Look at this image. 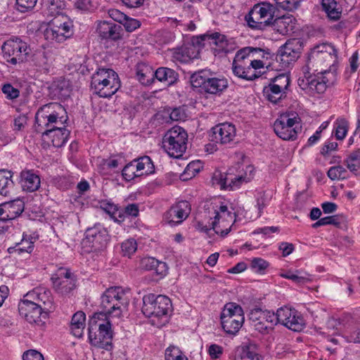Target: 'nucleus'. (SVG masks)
Here are the masks:
<instances>
[{"label":"nucleus","mask_w":360,"mask_h":360,"mask_svg":"<svg viewBox=\"0 0 360 360\" xmlns=\"http://www.w3.org/2000/svg\"><path fill=\"white\" fill-rule=\"evenodd\" d=\"M337 60V50L335 47L331 44L323 43L311 50L304 68L330 77V73L336 75Z\"/></svg>","instance_id":"f257e3e1"},{"label":"nucleus","mask_w":360,"mask_h":360,"mask_svg":"<svg viewBox=\"0 0 360 360\" xmlns=\"http://www.w3.org/2000/svg\"><path fill=\"white\" fill-rule=\"evenodd\" d=\"M89 343L96 347L110 351L112 349V324L105 313H95L89 321Z\"/></svg>","instance_id":"f03ea898"},{"label":"nucleus","mask_w":360,"mask_h":360,"mask_svg":"<svg viewBox=\"0 0 360 360\" xmlns=\"http://www.w3.org/2000/svg\"><path fill=\"white\" fill-rule=\"evenodd\" d=\"M120 86L118 75L112 69H98L91 77V87L100 97H111Z\"/></svg>","instance_id":"7ed1b4c3"},{"label":"nucleus","mask_w":360,"mask_h":360,"mask_svg":"<svg viewBox=\"0 0 360 360\" xmlns=\"http://www.w3.org/2000/svg\"><path fill=\"white\" fill-rule=\"evenodd\" d=\"M65 111L64 108L58 103H49L41 106L35 115V130L37 133L42 132L53 126L63 125L67 119L60 115Z\"/></svg>","instance_id":"20e7f679"},{"label":"nucleus","mask_w":360,"mask_h":360,"mask_svg":"<svg viewBox=\"0 0 360 360\" xmlns=\"http://www.w3.org/2000/svg\"><path fill=\"white\" fill-rule=\"evenodd\" d=\"M101 299V307L103 310L101 313H105L107 317L108 315L120 317L122 308H126L129 302L126 291L118 286L108 288Z\"/></svg>","instance_id":"39448f33"},{"label":"nucleus","mask_w":360,"mask_h":360,"mask_svg":"<svg viewBox=\"0 0 360 360\" xmlns=\"http://www.w3.org/2000/svg\"><path fill=\"white\" fill-rule=\"evenodd\" d=\"M213 210L214 219L212 222L208 226L198 222V226L202 232L207 233L213 229L216 233L224 237L231 231L236 221V213L229 211L226 205L213 207Z\"/></svg>","instance_id":"423d86ee"},{"label":"nucleus","mask_w":360,"mask_h":360,"mask_svg":"<svg viewBox=\"0 0 360 360\" xmlns=\"http://www.w3.org/2000/svg\"><path fill=\"white\" fill-rule=\"evenodd\" d=\"M309 70L303 68L304 76L298 79L299 86L309 95L324 93L327 87L333 84L335 79L333 73H330L329 77L318 72L316 75H311Z\"/></svg>","instance_id":"0eeeda50"},{"label":"nucleus","mask_w":360,"mask_h":360,"mask_svg":"<svg viewBox=\"0 0 360 360\" xmlns=\"http://www.w3.org/2000/svg\"><path fill=\"white\" fill-rule=\"evenodd\" d=\"M220 319L224 332L235 335L238 333L245 321L243 309L235 302H229L224 305Z\"/></svg>","instance_id":"6e6552de"},{"label":"nucleus","mask_w":360,"mask_h":360,"mask_svg":"<svg viewBox=\"0 0 360 360\" xmlns=\"http://www.w3.org/2000/svg\"><path fill=\"white\" fill-rule=\"evenodd\" d=\"M276 11L275 7L267 2L255 5L245 16L248 25L253 30H264L270 27Z\"/></svg>","instance_id":"1a4fd4ad"},{"label":"nucleus","mask_w":360,"mask_h":360,"mask_svg":"<svg viewBox=\"0 0 360 360\" xmlns=\"http://www.w3.org/2000/svg\"><path fill=\"white\" fill-rule=\"evenodd\" d=\"M171 309L172 302L167 296L148 294L143 297L142 312L147 317L167 319Z\"/></svg>","instance_id":"9d476101"},{"label":"nucleus","mask_w":360,"mask_h":360,"mask_svg":"<svg viewBox=\"0 0 360 360\" xmlns=\"http://www.w3.org/2000/svg\"><path fill=\"white\" fill-rule=\"evenodd\" d=\"M188 135L181 127L169 129L162 139V147L171 157L179 158L186 151Z\"/></svg>","instance_id":"9b49d317"},{"label":"nucleus","mask_w":360,"mask_h":360,"mask_svg":"<svg viewBox=\"0 0 360 360\" xmlns=\"http://www.w3.org/2000/svg\"><path fill=\"white\" fill-rule=\"evenodd\" d=\"M1 50L4 59L12 65L26 61L30 53L29 46L19 38L10 39L5 41Z\"/></svg>","instance_id":"f8f14e48"},{"label":"nucleus","mask_w":360,"mask_h":360,"mask_svg":"<svg viewBox=\"0 0 360 360\" xmlns=\"http://www.w3.org/2000/svg\"><path fill=\"white\" fill-rule=\"evenodd\" d=\"M191 82L193 87L201 88L208 94H217L222 92L228 87L226 79L209 77L205 72H195L191 77Z\"/></svg>","instance_id":"ddd939ff"},{"label":"nucleus","mask_w":360,"mask_h":360,"mask_svg":"<svg viewBox=\"0 0 360 360\" xmlns=\"http://www.w3.org/2000/svg\"><path fill=\"white\" fill-rule=\"evenodd\" d=\"M300 118L295 112L284 113L276 120L274 124V130L281 139L289 141L297 138V131L295 124H299Z\"/></svg>","instance_id":"4468645a"},{"label":"nucleus","mask_w":360,"mask_h":360,"mask_svg":"<svg viewBox=\"0 0 360 360\" xmlns=\"http://www.w3.org/2000/svg\"><path fill=\"white\" fill-rule=\"evenodd\" d=\"M20 314L31 324H34L42 329L46 321L48 319L49 314L40 308L32 301L25 297L18 304Z\"/></svg>","instance_id":"2eb2a0df"},{"label":"nucleus","mask_w":360,"mask_h":360,"mask_svg":"<svg viewBox=\"0 0 360 360\" xmlns=\"http://www.w3.org/2000/svg\"><path fill=\"white\" fill-rule=\"evenodd\" d=\"M54 290L60 295H68L76 287V277L70 269L60 268L51 276Z\"/></svg>","instance_id":"dca6fc26"},{"label":"nucleus","mask_w":360,"mask_h":360,"mask_svg":"<svg viewBox=\"0 0 360 360\" xmlns=\"http://www.w3.org/2000/svg\"><path fill=\"white\" fill-rule=\"evenodd\" d=\"M301 51L302 46L297 39H289L279 49L276 60L282 63L283 67H288L297 60Z\"/></svg>","instance_id":"f3484780"},{"label":"nucleus","mask_w":360,"mask_h":360,"mask_svg":"<svg viewBox=\"0 0 360 360\" xmlns=\"http://www.w3.org/2000/svg\"><path fill=\"white\" fill-rule=\"evenodd\" d=\"M212 142L221 145L231 143L236 136V128L232 124L224 122L213 127L209 134Z\"/></svg>","instance_id":"a211bd4d"},{"label":"nucleus","mask_w":360,"mask_h":360,"mask_svg":"<svg viewBox=\"0 0 360 360\" xmlns=\"http://www.w3.org/2000/svg\"><path fill=\"white\" fill-rule=\"evenodd\" d=\"M200 39L202 41H207L210 44L215 45L216 47L212 48L215 53H228L236 48L235 41L232 39H228L225 35L219 32L205 34L201 35Z\"/></svg>","instance_id":"6ab92c4d"},{"label":"nucleus","mask_w":360,"mask_h":360,"mask_svg":"<svg viewBox=\"0 0 360 360\" xmlns=\"http://www.w3.org/2000/svg\"><path fill=\"white\" fill-rule=\"evenodd\" d=\"M70 131L63 125L53 126V128L44 130L41 134V138L44 143L56 148L63 146L67 141Z\"/></svg>","instance_id":"aec40b11"},{"label":"nucleus","mask_w":360,"mask_h":360,"mask_svg":"<svg viewBox=\"0 0 360 360\" xmlns=\"http://www.w3.org/2000/svg\"><path fill=\"white\" fill-rule=\"evenodd\" d=\"M25 297L32 301L39 307L43 308V310L48 314L53 309V298L49 290L43 288L34 289L28 292Z\"/></svg>","instance_id":"412c9836"},{"label":"nucleus","mask_w":360,"mask_h":360,"mask_svg":"<svg viewBox=\"0 0 360 360\" xmlns=\"http://www.w3.org/2000/svg\"><path fill=\"white\" fill-rule=\"evenodd\" d=\"M85 235L87 241L95 249L103 248L108 240L107 230L100 224L87 229Z\"/></svg>","instance_id":"4be33fe9"},{"label":"nucleus","mask_w":360,"mask_h":360,"mask_svg":"<svg viewBox=\"0 0 360 360\" xmlns=\"http://www.w3.org/2000/svg\"><path fill=\"white\" fill-rule=\"evenodd\" d=\"M24 208V202L19 198L4 202L0 205V216L3 215V219L11 221L20 216Z\"/></svg>","instance_id":"5701e85b"},{"label":"nucleus","mask_w":360,"mask_h":360,"mask_svg":"<svg viewBox=\"0 0 360 360\" xmlns=\"http://www.w3.org/2000/svg\"><path fill=\"white\" fill-rule=\"evenodd\" d=\"M190 210L188 201H180L170 208L166 214V217L169 219V223L179 224L188 217Z\"/></svg>","instance_id":"b1692460"},{"label":"nucleus","mask_w":360,"mask_h":360,"mask_svg":"<svg viewBox=\"0 0 360 360\" xmlns=\"http://www.w3.org/2000/svg\"><path fill=\"white\" fill-rule=\"evenodd\" d=\"M121 26L112 21H103L98 24L96 32L103 39L117 40L120 38Z\"/></svg>","instance_id":"393cba45"},{"label":"nucleus","mask_w":360,"mask_h":360,"mask_svg":"<svg viewBox=\"0 0 360 360\" xmlns=\"http://www.w3.org/2000/svg\"><path fill=\"white\" fill-rule=\"evenodd\" d=\"M37 240L35 237L31 235L23 233L22 238L19 243H16L14 246L8 248L10 254L21 255L24 253L30 254L34 249V243Z\"/></svg>","instance_id":"a878e982"},{"label":"nucleus","mask_w":360,"mask_h":360,"mask_svg":"<svg viewBox=\"0 0 360 360\" xmlns=\"http://www.w3.org/2000/svg\"><path fill=\"white\" fill-rule=\"evenodd\" d=\"M233 73L239 78L245 80H253L258 77L255 70L250 67V61L233 62Z\"/></svg>","instance_id":"bb28decb"},{"label":"nucleus","mask_w":360,"mask_h":360,"mask_svg":"<svg viewBox=\"0 0 360 360\" xmlns=\"http://www.w3.org/2000/svg\"><path fill=\"white\" fill-rule=\"evenodd\" d=\"M295 20V18L292 15H283L272 20L270 26L278 33L285 35L292 30V24Z\"/></svg>","instance_id":"cd10ccee"},{"label":"nucleus","mask_w":360,"mask_h":360,"mask_svg":"<svg viewBox=\"0 0 360 360\" xmlns=\"http://www.w3.org/2000/svg\"><path fill=\"white\" fill-rule=\"evenodd\" d=\"M21 186L24 191L33 192L40 186V178L32 171H22L20 173Z\"/></svg>","instance_id":"c85d7f7f"},{"label":"nucleus","mask_w":360,"mask_h":360,"mask_svg":"<svg viewBox=\"0 0 360 360\" xmlns=\"http://www.w3.org/2000/svg\"><path fill=\"white\" fill-rule=\"evenodd\" d=\"M140 267L146 271H154L156 274L161 276L165 275L167 270L165 262L150 257L141 259Z\"/></svg>","instance_id":"c756f323"},{"label":"nucleus","mask_w":360,"mask_h":360,"mask_svg":"<svg viewBox=\"0 0 360 360\" xmlns=\"http://www.w3.org/2000/svg\"><path fill=\"white\" fill-rule=\"evenodd\" d=\"M86 315L83 311H79L74 314L70 322V330L76 338H81L85 327Z\"/></svg>","instance_id":"7c9ffc66"},{"label":"nucleus","mask_w":360,"mask_h":360,"mask_svg":"<svg viewBox=\"0 0 360 360\" xmlns=\"http://www.w3.org/2000/svg\"><path fill=\"white\" fill-rule=\"evenodd\" d=\"M254 175L255 168L252 165H245V168L243 167L238 174L234 176L232 174L234 189L238 188L243 183L250 181L253 179Z\"/></svg>","instance_id":"2f4dec72"},{"label":"nucleus","mask_w":360,"mask_h":360,"mask_svg":"<svg viewBox=\"0 0 360 360\" xmlns=\"http://www.w3.org/2000/svg\"><path fill=\"white\" fill-rule=\"evenodd\" d=\"M154 77L166 86H170L176 82L178 74L171 68L161 67L154 72Z\"/></svg>","instance_id":"473e14b6"},{"label":"nucleus","mask_w":360,"mask_h":360,"mask_svg":"<svg viewBox=\"0 0 360 360\" xmlns=\"http://www.w3.org/2000/svg\"><path fill=\"white\" fill-rule=\"evenodd\" d=\"M212 184L214 186H219L221 189H234L231 173H221L219 171L214 172L212 177Z\"/></svg>","instance_id":"72a5a7b5"},{"label":"nucleus","mask_w":360,"mask_h":360,"mask_svg":"<svg viewBox=\"0 0 360 360\" xmlns=\"http://www.w3.org/2000/svg\"><path fill=\"white\" fill-rule=\"evenodd\" d=\"M259 312H261L260 308H255L250 311L249 314V319L251 322V325L258 332L261 333H268L269 326H268L266 321L264 322V321L262 320L260 316H262V315H260Z\"/></svg>","instance_id":"f704fd0d"},{"label":"nucleus","mask_w":360,"mask_h":360,"mask_svg":"<svg viewBox=\"0 0 360 360\" xmlns=\"http://www.w3.org/2000/svg\"><path fill=\"white\" fill-rule=\"evenodd\" d=\"M61 24L58 23L57 20H51L47 27L44 31V38L51 41H56L58 43L63 42L65 38L62 37L60 32V27L58 25Z\"/></svg>","instance_id":"c9c22d12"},{"label":"nucleus","mask_w":360,"mask_h":360,"mask_svg":"<svg viewBox=\"0 0 360 360\" xmlns=\"http://www.w3.org/2000/svg\"><path fill=\"white\" fill-rule=\"evenodd\" d=\"M133 160L136 161V172L140 176L154 172L155 167L150 157L143 156Z\"/></svg>","instance_id":"e433bc0d"},{"label":"nucleus","mask_w":360,"mask_h":360,"mask_svg":"<svg viewBox=\"0 0 360 360\" xmlns=\"http://www.w3.org/2000/svg\"><path fill=\"white\" fill-rule=\"evenodd\" d=\"M13 173L7 169L0 170V195L7 196L13 187Z\"/></svg>","instance_id":"4c0bfd02"},{"label":"nucleus","mask_w":360,"mask_h":360,"mask_svg":"<svg viewBox=\"0 0 360 360\" xmlns=\"http://www.w3.org/2000/svg\"><path fill=\"white\" fill-rule=\"evenodd\" d=\"M136 76L139 82L143 84H148L154 77L153 69L145 64H140L136 68Z\"/></svg>","instance_id":"58836bf2"},{"label":"nucleus","mask_w":360,"mask_h":360,"mask_svg":"<svg viewBox=\"0 0 360 360\" xmlns=\"http://www.w3.org/2000/svg\"><path fill=\"white\" fill-rule=\"evenodd\" d=\"M60 0H42V6L48 15L57 16L60 15V11L63 6Z\"/></svg>","instance_id":"ea45409f"},{"label":"nucleus","mask_w":360,"mask_h":360,"mask_svg":"<svg viewBox=\"0 0 360 360\" xmlns=\"http://www.w3.org/2000/svg\"><path fill=\"white\" fill-rule=\"evenodd\" d=\"M321 5L323 10L330 19L337 20L340 18V12L337 8L335 0H322Z\"/></svg>","instance_id":"a19ab883"},{"label":"nucleus","mask_w":360,"mask_h":360,"mask_svg":"<svg viewBox=\"0 0 360 360\" xmlns=\"http://www.w3.org/2000/svg\"><path fill=\"white\" fill-rule=\"evenodd\" d=\"M290 319L285 323L286 328L293 331H301L304 328V319L297 311L295 310V313H292Z\"/></svg>","instance_id":"79ce46f5"},{"label":"nucleus","mask_w":360,"mask_h":360,"mask_svg":"<svg viewBox=\"0 0 360 360\" xmlns=\"http://www.w3.org/2000/svg\"><path fill=\"white\" fill-rule=\"evenodd\" d=\"M101 207L115 221H123L124 214L122 211L120 210L116 205L111 202H102Z\"/></svg>","instance_id":"37998d69"},{"label":"nucleus","mask_w":360,"mask_h":360,"mask_svg":"<svg viewBox=\"0 0 360 360\" xmlns=\"http://www.w3.org/2000/svg\"><path fill=\"white\" fill-rule=\"evenodd\" d=\"M262 51L261 49L245 47L237 51L233 62L250 61L254 52Z\"/></svg>","instance_id":"c03bdc74"},{"label":"nucleus","mask_w":360,"mask_h":360,"mask_svg":"<svg viewBox=\"0 0 360 360\" xmlns=\"http://www.w3.org/2000/svg\"><path fill=\"white\" fill-rule=\"evenodd\" d=\"M348 122L343 118L338 119L335 122V136L337 139L342 140L347 135L348 131Z\"/></svg>","instance_id":"a18cd8bd"},{"label":"nucleus","mask_w":360,"mask_h":360,"mask_svg":"<svg viewBox=\"0 0 360 360\" xmlns=\"http://www.w3.org/2000/svg\"><path fill=\"white\" fill-rule=\"evenodd\" d=\"M32 60L36 66L43 70H48L49 63L46 53L44 51H37L32 56Z\"/></svg>","instance_id":"49530a36"},{"label":"nucleus","mask_w":360,"mask_h":360,"mask_svg":"<svg viewBox=\"0 0 360 360\" xmlns=\"http://www.w3.org/2000/svg\"><path fill=\"white\" fill-rule=\"evenodd\" d=\"M135 162L136 161L132 160L127 164L122 169V175L124 180L129 181L136 177L140 176L138 172H136Z\"/></svg>","instance_id":"de8ad7c7"},{"label":"nucleus","mask_w":360,"mask_h":360,"mask_svg":"<svg viewBox=\"0 0 360 360\" xmlns=\"http://www.w3.org/2000/svg\"><path fill=\"white\" fill-rule=\"evenodd\" d=\"M278 323L285 326L287 321L290 319L292 313H295V309L288 307L279 308L277 311Z\"/></svg>","instance_id":"09e8293b"},{"label":"nucleus","mask_w":360,"mask_h":360,"mask_svg":"<svg viewBox=\"0 0 360 360\" xmlns=\"http://www.w3.org/2000/svg\"><path fill=\"white\" fill-rule=\"evenodd\" d=\"M346 174H347L346 169L340 165L331 167L327 172L328 176L331 180L345 179Z\"/></svg>","instance_id":"8fccbe9b"},{"label":"nucleus","mask_w":360,"mask_h":360,"mask_svg":"<svg viewBox=\"0 0 360 360\" xmlns=\"http://www.w3.org/2000/svg\"><path fill=\"white\" fill-rule=\"evenodd\" d=\"M259 314L262 315V316L260 317L262 321H266L268 326H269V330L272 329L274 326L278 324L277 313L275 314L274 312L268 310H262L261 309Z\"/></svg>","instance_id":"3c124183"},{"label":"nucleus","mask_w":360,"mask_h":360,"mask_svg":"<svg viewBox=\"0 0 360 360\" xmlns=\"http://www.w3.org/2000/svg\"><path fill=\"white\" fill-rule=\"evenodd\" d=\"M193 49V45H191L190 47L183 46L178 49L174 53L175 58L182 62H186L192 58H194L195 56L190 54V49Z\"/></svg>","instance_id":"603ef678"},{"label":"nucleus","mask_w":360,"mask_h":360,"mask_svg":"<svg viewBox=\"0 0 360 360\" xmlns=\"http://www.w3.org/2000/svg\"><path fill=\"white\" fill-rule=\"evenodd\" d=\"M278 6L288 11L297 9L302 0H275Z\"/></svg>","instance_id":"864d4df0"},{"label":"nucleus","mask_w":360,"mask_h":360,"mask_svg":"<svg viewBox=\"0 0 360 360\" xmlns=\"http://www.w3.org/2000/svg\"><path fill=\"white\" fill-rule=\"evenodd\" d=\"M121 248L123 255L130 257L136 252L137 244L135 240L129 239L122 243Z\"/></svg>","instance_id":"5fc2aeb1"},{"label":"nucleus","mask_w":360,"mask_h":360,"mask_svg":"<svg viewBox=\"0 0 360 360\" xmlns=\"http://www.w3.org/2000/svg\"><path fill=\"white\" fill-rule=\"evenodd\" d=\"M181 358L187 357L176 347H169L165 351L166 360H180Z\"/></svg>","instance_id":"6e6d98bb"},{"label":"nucleus","mask_w":360,"mask_h":360,"mask_svg":"<svg viewBox=\"0 0 360 360\" xmlns=\"http://www.w3.org/2000/svg\"><path fill=\"white\" fill-rule=\"evenodd\" d=\"M37 1V0H16L17 9L21 13L26 12L32 9Z\"/></svg>","instance_id":"4d7b16f0"},{"label":"nucleus","mask_w":360,"mask_h":360,"mask_svg":"<svg viewBox=\"0 0 360 360\" xmlns=\"http://www.w3.org/2000/svg\"><path fill=\"white\" fill-rule=\"evenodd\" d=\"M251 268L256 272H261L269 266V263L262 258L255 257L251 261Z\"/></svg>","instance_id":"13d9d810"},{"label":"nucleus","mask_w":360,"mask_h":360,"mask_svg":"<svg viewBox=\"0 0 360 360\" xmlns=\"http://www.w3.org/2000/svg\"><path fill=\"white\" fill-rule=\"evenodd\" d=\"M2 92L6 95V98L11 100L18 98L20 91L18 89L14 88L11 84H6L3 86Z\"/></svg>","instance_id":"bf43d9fd"},{"label":"nucleus","mask_w":360,"mask_h":360,"mask_svg":"<svg viewBox=\"0 0 360 360\" xmlns=\"http://www.w3.org/2000/svg\"><path fill=\"white\" fill-rule=\"evenodd\" d=\"M272 80L285 91L288 89L290 84V77L288 75L284 73L278 75L272 79Z\"/></svg>","instance_id":"052dcab7"},{"label":"nucleus","mask_w":360,"mask_h":360,"mask_svg":"<svg viewBox=\"0 0 360 360\" xmlns=\"http://www.w3.org/2000/svg\"><path fill=\"white\" fill-rule=\"evenodd\" d=\"M169 116L172 121H184L186 118L185 110L181 107L174 108Z\"/></svg>","instance_id":"680f3d73"},{"label":"nucleus","mask_w":360,"mask_h":360,"mask_svg":"<svg viewBox=\"0 0 360 360\" xmlns=\"http://www.w3.org/2000/svg\"><path fill=\"white\" fill-rule=\"evenodd\" d=\"M281 276L290 279L297 284L304 283L308 278L303 276H300L296 273H293L292 271H288L286 273L282 274Z\"/></svg>","instance_id":"e2e57ef3"},{"label":"nucleus","mask_w":360,"mask_h":360,"mask_svg":"<svg viewBox=\"0 0 360 360\" xmlns=\"http://www.w3.org/2000/svg\"><path fill=\"white\" fill-rule=\"evenodd\" d=\"M124 20V22L123 25L125 30L129 32H134L141 26V22L136 19L129 18L126 16Z\"/></svg>","instance_id":"0e129e2a"},{"label":"nucleus","mask_w":360,"mask_h":360,"mask_svg":"<svg viewBox=\"0 0 360 360\" xmlns=\"http://www.w3.org/2000/svg\"><path fill=\"white\" fill-rule=\"evenodd\" d=\"M23 360H44L42 354L37 350L30 349L24 352Z\"/></svg>","instance_id":"69168bd1"},{"label":"nucleus","mask_w":360,"mask_h":360,"mask_svg":"<svg viewBox=\"0 0 360 360\" xmlns=\"http://www.w3.org/2000/svg\"><path fill=\"white\" fill-rule=\"evenodd\" d=\"M208 353L211 359H217L223 354V348L220 345L212 344L209 347Z\"/></svg>","instance_id":"338daca9"},{"label":"nucleus","mask_w":360,"mask_h":360,"mask_svg":"<svg viewBox=\"0 0 360 360\" xmlns=\"http://www.w3.org/2000/svg\"><path fill=\"white\" fill-rule=\"evenodd\" d=\"M73 5L75 8L80 11H87L91 8V0H73Z\"/></svg>","instance_id":"774afa93"}]
</instances>
